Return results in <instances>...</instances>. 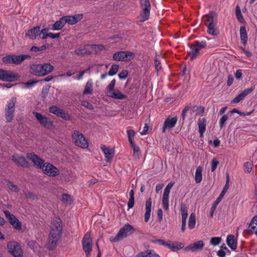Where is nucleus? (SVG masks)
<instances>
[{"label": "nucleus", "mask_w": 257, "mask_h": 257, "mask_svg": "<svg viewBox=\"0 0 257 257\" xmlns=\"http://www.w3.org/2000/svg\"><path fill=\"white\" fill-rule=\"evenodd\" d=\"M62 233V221L59 217H55L52 221L49 236V242L47 244V248L49 250H52L56 247Z\"/></svg>", "instance_id": "obj_1"}, {"label": "nucleus", "mask_w": 257, "mask_h": 257, "mask_svg": "<svg viewBox=\"0 0 257 257\" xmlns=\"http://www.w3.org/2000/svg\"><path fill=\"white\" fill-rule=\"evenodd\" d=\"M205 17L206 19L205 21V25L207 27V32L212 36H217L219 34V31L216 27V14L212 11L207 14Z\"/></svg>", "instance_id": "obj_2"}, {"label": "nucleus", "mask_w": 257, "mask_h": 257, "mask_svg": "<svg viewBox=\"0 0 257 257\" xmlns=\"http://www.w3.org/2000/svg\"><path fill=\"white\" fill-rule=\"evenodd\" d=\"M134 231L135 229L133 226L130 224L127 223L120 229L119 231L115 236L110 237V240L111 242H117L124 237L131 235L134 232Z\"/></svg>", "instance_id": "obj_3"}, {"label": "nucleus", "mask_w": 257, "mask_h": 257, "mask_svg": "<svg viewBox=\"0 0 257 257\" xmlns=\"http://www.w3.org/2000/svg\"><path fill=\"white\" fill-rule=\"evenodd\" d=\"M82 245L86 257H90L93 246L92 239L91 237V232H87L85 234L82 240Z\"/></svg>", "instance_id": "obj_4"}, {"label": "nucleus", "mask_w": 257, "mask_h": 257, "mask_svg": "<svg viewBox=\"0 0 257 257\" xmlns=\"http://www.w3.org/2000/svg\"><path fill=\"white\" fill-rule=\"evenodd\" d=\"M140 3L141 8L140 21L143 22L149 19L150 15L151 4L149 0H140Z\"/></svg>", "instance_id": "obj_5"}, {"label": "nucleus", "mask_w": 257, "mask_h": 257, "mask_svg": "<svg viewBox=\"0 0 257 257\" xmlns=\"http://www.w3.org/2000/svg\"><path fill=\"white\" fill-rule=\"evenodd\" d=\"M72 138L76 146L82 148H87L88 147L87 140L79 131H74L72 133Z\"/></svg>", "instance_id": "obj_6"}, {"label": "nucleus", "mask_w": 257, "mask_h": 257, "mask_svg": "<svg viewBox=\"0 0 257 257\" xmlns=\"http://www.w3.org/2000/svg\"><path fill=\"white\" fill-rule=\"evenodd\" d=\"M9 252L14 257H23L21 245L16 241H10L7 244Z\"/></svg>", "instance_id": "obj_7"}, {"label": "nucleus", "mask_w": 257, "mask_h": 257, "mask_svg": "<svg viewBox=\"0 0 257 257\" xmlns=\"http://www.w3.org/2000/svg\"><path fill=\"white\" fill-rule=\"evenodd\" d=\"M113 59L117 61L127 62L133 60L135 57L134 53L130 51H119L113 54Z\"/></svg>", "instance_id": "obj_8"}, {"label": "nucleus", "mask_w": 257, "mask_h": 257, "mask_svg": "<svg viewBox=\"0 0 257 257\" xmlns=\"http://www.w3.org/2000/svg\"><path fill=\"white\" fill-rule=\"evenodd\" d=\"M206 46V42L205 41H195L190 46V51L189 54H191L190 59L192 60L194 58L199 55L200 50L201 49L205 48Z\"/></svg>", "instance_id": "obj_9"}, {"label": "nucleus", "mask_w": 257, "mask_h": 257, "mask_svg": "<svg viewBox=\"0 0 257 257\" xmlns=\"http://www.w3.org/2000/svg\"><path fill=\"white\" fill-rule=\"evenodd\" d=\"M16 98L13 97L8 102L7 107L5 109V117L7 122H10L13 119L15 110Z\"/></svg>", "instance_id": "obj_10"}, {"label": "nucleus", "mask_w": 257, "mask_h": 257, "mask_svg": "<svg viewBox=\"0 0 257 257\" xmlns=\"http://www.w3.org/2000/svg\"><path fill=\"white\" fill-rule=\"evenodd\" d=\"M19 78V75L13 71L0 69V80L7 82H13Z\"/></svg>", "instance_id": "obj_11"}, {"label": "nucleus", "mask_w": 257, "mask_h": 257, "mask_svg": "<svg viewBox=\"0 0 257 257\" xmlns=\"http://www.w3.org/2000/svg\"><path fill=\"white\" fill-rule=\"evenodd\" d=\"M33 114L41 125L46 128L50 129L53 126L52 121L49 118L43 115L41 113L34 111L33 112Z\"/></svg>", "instance_id": "obj_12"}, {"label": "nucleus", "mask_w": 257, "mask_h": 257, "mask_svg": "<svg viewBox=\"0 0 257 257\" xmlns=\"http://www.w3.org/2000/svg\"><path fill=\"white\" fill-rule=\"evenodd\" d=\"M44 174L50 177H55L59 173V170L51 164L46 162L42 169Z\"/></svg>", "instance_id": "obj_13"}, {"label": "nucleus", "mask_w": 257, "mask_h": 257, "mask_svg": "<svg viewBox=\"0 0 257 257\" xmlns=\"http://www.w3.org/2000/svg\"><path fill=\"white\" fill-rule=\"evenodd\" d=\"M12 160L18 166L27 168H29L30 165L26 158L21 155L16 154L12 156Z\"/></svg>", "instance_id": "obj_14"}, {"label": "nucleus", "mask_w": 257, "mask_h": 257, "mask_svg": "<svg viewBox=\"0 0 257 257\" xmlns=\"http://www.w3.org/2000/svg\"><path fill=\"white\" fill-rule=\"evenodd\" d=\"M27 157L28 159L32 161L37 168L42 169L44 166V161L40 158L38 155H36L34 153H29L27 154Z\"/></svg>", "instance_id": "obj_15"}, {"label": "nucleus", "mask_w": 257, "mask_h": 257, "mask_svg": "<svg viewBox=\"0 0 257 257\" xmlns=\"http://www.w3.org/2000/svg\"><path fill=\"white\" fill-rule=\"evenodd\" d=\"M49 111L55 114L56 115L60 117L65 120H69L70 116L67 113L65 112L64 110L61 109L56 105H52L49 107Z\"/></svg>", "instance_id": "obj_16"}, {"label": "nucleus", "mask_w": 257, "mask_h": 257, "mask_svg": "<svg viewBox=\"0 0 257 257\" xmlns=\"http://www.w3.org/2000/svg\"><path fill=\"white\" fill-rule=\"evenodd\" d=\"M246 234L250 235L254 233L257 235V215L252 218L248 225V228L245 231Z\"/></svg>", "instance_id": "obj_17"}, {"label": "nucleus", "mask_w": 257, "mask_h": 257, "mask_svg": "<svg viewBox=\"0 0 257 257\" xmlns=\"http://www.w3.org/2000/svg\"><path fill=\"white\" fill-rule=\"evenodd\" d=\"M204 246V242L202 240H199L194 243H191L186 246L184 250L185 251L191 250L193 252L201 250Z\"/></svg>", "instance_id": "obj_18"}, {"label": "nucleus", "mask_w": 257, "mask_h": 257, "mask_svg": "<svg viewBox=\"0 0 257 257\" xmlns=\"http://www.w3.org/2000/svg\"><path fill=\"white\" fill-rule=\"evenodd\" d=\"M177 121V117L174 116L172 118L168 117L165 120L162 128L163 133H165L167 129L170 130L174 127Z\"/></svg>", "instance_id": "obj_19"}, {"label": "nucleus", "mask_w": 257, "mask_h": 257, "mask_svg": "<svg viewBox=\"0 0 257 257\" xmlns=\"http://www.w3.org/2000/svg\"><path fill=\"white\" fill-rule=\"evenodd\" d=\"M83 17L82 14H76L74 16H67L63 17L66 23L69 25H74L80 21Z\"/></svg>", "instance_id": "obj_20"}, {"label": "nucleus", "mask_w": 257, "mask_h": 257, "mask_svg": "<svg viewBox=\"0 0 257 257\" xmlns=\"http://www.w3.org/2000/svg\"><path fill=\"white\" fill-rule=\"evenodd\" d=\"M101 149L104 154L106 162H110L114 156V151L109 148L106 147L104 145H101Z\"/></svg>", "instance_id": "obj_21"}, {"label": "nucleus", "mask_w": 257, "mask_h": 257, "mask_svg": "<svg viewBox=\"0 0 257 257\" xmlns=\"http://www.w3.org/2000/svg\"><path fill=\"white\" fill-rule=\"evenodd\" d=\"M253 90L252 87L244 89L242 92L239 93L236 97H235L232 100L233 103H238L241 100L244 99V98L250 93Z\"/></svg>", "instance_id": "obj_22"}, {"label": "nucleus", "mask_w": 257, "mask_h": 257, "mask_svg": "<svg viewBox=\"0 0 257 257\" xmlns=\"http://www.w3.org/2000/svg\"><path fill=\"white\" fill-rule=\"evenodd\" d=\"M40 27L37 26L29 30L26 34V36L31 39H35L37 36H40Z\"/></svg>", "instance_id": "obj_23"}, {"label": "nucleus", "mask_w": 257, "mask_h": 257, "mask_svg": "<svg viewBox=\"0 0 257 257\" xmlns=\"http://www.w3.org/2000/svg\"><path fill=\"white\" fill-rule=\"evenodd\" d=\"M42 64H33L30 67V73L33 75L41 76L43 75Z\"/></svg>", "instance_id": "obj_24"}, {"label": "nucleus", "mask_w": 257, "mask_h": 257, "mask_svg": "<svg viewBox=\"0 0 257 257\" xmlns=\"http://www.w3.org/2000/svg\"><path fill=\"white\" fill-rule=\"evenodd\" d=\"M31 58V56L27 54H23L20 55H13L12 63L13 64L18 65L21 64L23 61L26 59Z\"/></svg>", "instance_id": "obj_25"}, {"label": "nucleus", "mask_w": 257, "mask_h": 257, "mask_svg": "<svg viewBox=\"0 0 257 257\" xmlns=\"http://www.w3.org/2000/svg\"><path fill=\"white\" fill-rule=\"evenodd\" d=\"M107 95L113 98L120 100L124 99L127 98V96L122 94L118 89H114L113 91H112L108 93Z\"/></svg>", "instance_id": "obj_26"}, {"label": "nucleus", "mask_w": 257, "mask_h": 257, "mask_svg": "<svg viewBox=\"0 0 257 257\" xmlns=\"http://www.w3.org/2000/svg\"><path fill=\"white\" fill-rule=\"evenodd\" d=\"M171 240H168L167 247L173 251L180 250L184 247L183 243L176 241L171 244Z\"/></svg>", "instance_id": "obj_27"}, {"label": "nucleus", "mask_w": 257, "mask_h": 257, "mask_svg": "<svg viewBox=\"0 0 257 257\" xmlns=\"http://www.w3.org/2000/svg\"><path fill=\"white\" fill-rule=\"evenodd\" d=\"M226 243L229 247L232 250H235L237 248V239L232 234L227 236Z\"/></svg>", "instance_id": "obj_28"}, {"label": "nucleus", "mask_w": 257, "mask_h": 257, "mask_svg": "<svg viewBox=\"0 0 257 257\" xmlns=\"http://www.w3.org/2000/svg\"><path fill=\"white\" fill-rule=\"evenodd\" d=\"M146 212L145 213V221L147 222L150 217L152 207V199L150 198L146 202Z\"/></svg>", "instance_id": "obj_29"}, {"label": "nucleus", "mask_w": 257, "mask_h": 257, "mask_svg": "<svg viewBox=\"0 0 257 257\" xmlns=\"http://www.w3.org/2000/svg\"><path fill=\"white\" fill-rule=\"evenodd\" d=\"M198 125L199 128V133L200 137L202 138L203 136L204 133L206 130V120L205 118H200L198 121Z\"/></svg>", "instance_id": "obj_30"}, {"label": "nucleus", "mask_w": 257, "mask_h": 257, "mask_svg": "<svg viewBox=\"0 0 257 257\" xmlns=\"http://www.w3.org/2000/svg\"><path fill=\"white\" fill-rule=\"evenodd\" d=\"M240 37L241 43L245 46L247 42V35L245 27L244 26H241L240 28Z\"/></svg>", "instance_id": "obj_31"}, {"label": "nucleus", "mask_w": 257, "mask_h": 257, "mask_svg": "<svg viewBox=\"0 0 257 257\" xmlns=\"http://www.w3.org/2000/svg\"><path fill=\"white\" fill-rule=\"evenodd\" d=\"M65 22L63 17H61L59 21H56L52 27L53 30H59L61 29L65 25Z\"/></svg>", "instance_id": "obj_32"}, {"label": "nucleus", "mask_w": 257, "mask_h": 257, "mask_svg": "<svg viewBox=\"0 0 257 257\" xmlns=\"http://www.w3.org/2000/svg\"><path fill=\"white\" fill-rule=\"evenodd\" d=\"M202 170H203L202 168L200 166H199L196 168L195 175V180L196 183H200L202 181Z\"/></svg>", "instance_id": "obj_33"}, {"label": "nucleus", "mask_w": 257, "mask_h": 257, "mask_svg": "<svg viewBox=\"0 0 257 257\" xmlns=\"http://www.w3.org/2000/svg\"><path fill=\"white\" fill-rule=\"evenodd\" d=\"M43 67V75L45 76L50 72H52L54 69V67L50 63H45L42 64Z\"/></svg>", "instance_id": "obj_34"}, {"label": "nucleus", "mask_w": 257, "mask_h": 257, "mask_svg": "<svg viewBox=\"0 0 257 257\" xmlns=\"http://www.w3.org/2000/svg\"><path fill=\"white\" fill-rule=\"evenodd\" d=\"M235 16L237 20L241 23H244L245 20L241 14L240 7L238 5L236 6L235 8Z\"/></svg>", "instance_id": "obj_35"}, {"label": "nucleus", "mask_w": 257, "mask_h": 257, "mask_svg": "<svg viewBox=\"0 0 257 257\" xmlns=\"http://www.w3.org/2000/svg\"><path fill=\"white\" fill-rule=\"evenodd\" d=\"M229 175L227 174L226 175V181L225 184L223 187V190H222L221 192L220 193L219 196H218V198L222 200L223 197L224 196V194H225L226 192L228 190L229 188Z\"/></svg>", "instance_id": "obj_36"}, {"label": "nucleus", "mask_w": 257, "mask_h": 257, "mask_svg": "<svg viewBox=\"0 0 257 257\" xmlns=\"http://www.w3.org/2000/svg\"><path fill=\"white\" fill-rule=\"evenodd\" d=\"M196 224V217L194 213H191L189 216L188 222V227L190 229H193Z\"/></svg>", "instance_id": "obj_37"}, {"label": "nucleus", "mask_w": 257, "mask_h": 257, "mask_svg": "<svg viewBox=\"0 0 257 257\" xmlns=\"http://www.w3.org/2000/svg\"><path fill=\"white\" fill-rule=\"evenodd\" d=\"M85 46V47H86ZM75 53L78 55H90L91 52L87 50L85 47L83 49H77L75 50Z\"/></svg>", "instance_id": "obj_38"}, {"label": "nucleus", "mask_w": 257, "mask_h": 257, "mask_svg": "<svg viewBox=\"0 0 257 257\" xmlns=\"http://www.w3.org/2000/svg\"><path fill=\"white\" fill-rule=\"evenodd\" d=\"M83 94H91L92 93V82L88 81L85 85Z\"/></svg>", "instance_id": "obj_39"}, {"label": "nucleus", "mask_w": 257, "mask_h": 257, "mask_svg": "<svg viewBox=\"0 0 257 257\" xmlns=\"http://www.w3.org/2000/svg\"><path fill=\"white\" fill-rule=\"evenodd\" d=\"M230 113L229 112L223 115V116L220 118L219 120V126L221 129L225 126V122L228 119Z\"/></svg>", "instance_id": "obj_40"}, {"label": "nucleus", "mask_w": 257, "mask_h": 257, "mask_svg": "<svg viewBox=\"0 0 257 257\" xmlns=\"http://www.w3.org/2000/svg\"><path fill=\"white\" fill-rule=\"evenodd\" d=\"M7 185L11 191H14L15 192H18L20 190L19 188L10 181H8V183L7 184Z\"/></svg>", "instance_id": "obj_41"}, {"label": "nucleus", "mask_w": 257, "mask_h": 257, "mask_svg": "<svg viewBox=\"0 0 257 257\" xmlns=\"http://www.w3.org/2000/svg\"><path fill=\"white\" fill-rule=\"evenodd\" d=\"M119 66L116 64H113L109 69L108 74L110 76H113L116 74L118 71Z\"/></svg>", "instance_id": "obj_42"}, {"label": "nucleus", "mask_w": 257, "mask_h": 257, "mask_svg": "<svg viewBox=\"0 0 257 257\" xmlns=\"http://www.w3.org/2000/svg\"><path fill=\"white\" fill-rule=\"evenodd\" d=\"M221 200L220 199L217 198L216 200L214 202L210 212V216L211 217H213L214 212L216 208V207L218 205V203L221 201Z\"/></svg>", "instance_id": "obj_43"}, {"label": "nucleus", "mask_w": 257, "mask_h": 257, "mask_svg": "<svg viewBox=\"0 0 257 257\" xmlns=\"http://www.w3.org/2000/svg\"><path fill=\"white\" fill-rule=\"evenodd\" d=\"M221 241V238L220 237H213L211 238L210 242L213 245H218Z\"/></svg>", "instance_id": "obj_44"}, {"label": "nucleus", "mask_w": 257, "mask_h": 257, "mask_svg": "<svg viewBox=\"0 0 257 257\" xmlns=\"http://www.w3.org/2000/svg\"><path fill=\"white\" fill-rule=\"evenodd\" d=\"M145 252L147 257H160V256L153 250H147L145 251Z\"/></svg>", "instance_id": "obj_45"}, {"label": "nucleus", "mask_w": 257, "mask_h": 257, "mask_svg": "<svg viewBox=\"0 0 257 257\" xmlns=\"http://www.w3.org/2000/svg\"><path fill=\"white\" fill-rule=\"evenodd\" d=\"M243 167L245 173H249L252 170V165L248 162L244 164Z\"/></svg>", "instance_id": "obj_46"}, {"label": "nucleus", "mask_w": 257, "mask_h": 257, "mask_svg": "<svg viewBox=\"0 0 257 257\" xmlns=\"http://www.w3.org/2000/svg\"><path fill=\"white\" fill-rule=\"evenodd\" d=\"M151 241L153 243H158L166 247L167 246V244L168 242V241L167 242H166L165 240L161 239H152L151 240Z\"/></svg>", "instance_id": "obj_47"}, {"label": "nucleus", "mask_w": 257, "mask_h": 257, "mask_svg": "<svg viewBox=\"0 0 257 257\" xmlns=\"http://www.w3.org/2000/svg\"><path fill=\"white\" fill-rule=\"evenodd\" d=\"M12 59H13V55H8L3 58V62L6 64H13Z\"/></svg>", "instance_id": "obj_48"}, {"label": "nucleus", "mask_w": 257, "mask_h": 257, "mask_svg": "<svg viewBox=\"0 0 257 257\" xmlns=\"http://www.w3.org/2000/svg\"><path fill=\"white\" fill-rule=\"evenodd\" d=\"M81 105L89 110H92L94 108L93 105L86 100H83L81 102Z\"/></svg>", "instance_id": "obj_49"}, {"label": "nucleus", "mask_w": 257, "mask_h": 257, "mask_svg": "<svg viewBox=\"0 0 257 257\" xmlns=\"http://www.w3.org/2000/svg\"><path fill=\"white\" fill-rule=\"evenodd\" d=\"M162 205L164 209L168 210L169 209V198L163 197Z\"/></svg>", "instance_id": "obj_50"}, {"label": "nucleus", "mask_w": 257, "mask_h": 257, "mask_svg": "<svg viewBox=\"0 0 257 257\" xmlns=\"http://www.w3.org/2000/svg\"><path fill=\"white\" fill-rule=\"evenodd\" d=\"M135 131L133 130H129L127 131L128 142L133 141V139L135 136Z\"/></svg>", "instance_id": "obj_51"}, {"label": "nucleus", "mask_w": 257, "mask_h": 257, "mask_svg": "<svg viewBox=\"0 0 257 257\" xmlns=\"http://www.w3.org/2000/svg\"><path fill=\"white\" fill-rule=\"evenodd\" d=\"M49 86L43 87L42 91V97L43 98H45L47 96L49 91Z\"/></svg>", "instance_id": "obj_52"}, {"label": "nucleus", "mask_w": 257, "mask_h": 257, "mask_svg": "<svg viewBox=\"0 0 257 257\" xmlns=\"http://www.w3.org/2000/svg\"><path fill=\"white\" fill-rule=\"evenodd\" d=\"M128 75V71L126 70H122L118 74V77L121 79H125Z\"/></svg>", "instance_id": "obj_53"}, {"label": "nucleus", "mask_w": 257, "mask_h": 257, "mask_svg": "<svg viewBox=\"0 0 257 257\" xmlns=\"http://www.w3.org/2000/svg\"><path fill=\"white\" fill-rule=\"evenodd\" d=\"M115 84V80L113 79L111 80L109 84L108 85L107 89L108 91V93L111 92V91L114 90V87Z\"/></svg>", "instance_id": "obj_54"}, {"label": "nucleus", "mask_w": 257, "mask_h": 257, "mask_svg": "<svg viewBox=\"0 0 257 257\" xmlns=\"http://www.w3.org/2000/svg\"><path fill=\"white\" fill-rule=\"evenodd\" d=\"M219 161L213 159L211 161V171L214 172L219 164Z\"/></svg>", "instance_id": "obj_55"}, {"label": "nucleus", "mask_w": 257, "mask_h": 257, "mask_svg": "<svg viewBox=\"0 0 257 257\" xmlns=\"http://www.w3.org/2000/svg\"><path fill=\"white\" fill-rule=\"evenodd\" d=\"M11 225L13 226V227L17 230L22 229V224L21 222L18 220V221H16L14 223L11 224Z\"/></svg>", "instance_id": "obj_56"}, {"label": "nucleus", "mask_w": 257, "mask_h": 257, "mask_svg": "<svg viewBox=\"0 0 257 257\" xmlns=\"http://www.w3.org/2000/svg\"><path fill=\"white\" fill-rule=\"evenodd\" d=\"M48 31H49V28H46L45 29H42V30H40L41 34H43L42 37V39H45L47 37H49V36L47 35H48V33H47Z\"/></svg>", "instance_id": "obj_57"}, {"label": "nucleus", "mask_w": 257, "mask_h": 257, "mask_svg": "<svg viewBox=\"0 0 257 257\" xmlns=\"http://www.w3.org/2000/svg\"><path fill=\"white\" fill-rule=\"evenodd\" d=\"M192 109L196 111H197L198 113H203L204 111V108L201 106H194Z\"/></svg>", "instance_id": "obj_58"}, {"label": "nucleus", "mask_w": 257, "mask_h": 257, "mask_svg": "<svg viewBox=\"0 0 257 257\" xmlns=\"http://www.w3.org/2000/svg\"><path fill=\"white\" fill-rule=\"evenodd\" d=\"M181 214H188L187 207L186 204L183 203L181 204Z\"/></svg>", "instance_id": "obj_59"}, {"label": "nucleus", "mask_w": 257, "mask_h": 257, "mask_svg": "<svg viewBox=\"0 0 257 257\" xmlns=\"http://www.w3.org/2000/svg\"><path fill=\"white\" fill-rule=\"evenodd\" d=\"M91 47L94 48L96 52L102 51L104 49V46L102 45H92Z\"/></svg>", "instance_id": "obj_60"}, {"label": "nucleus", "mask_w": 257, "mask_h": 257, "mask_svg": "<svg viewBox=\"0 0 257 257\" xmlns=\"http://www.w3.org/2000/svg\"><path fill=\"white\" fill-rule=\"evenodd\" d=\"M62 201L64 202H68L71 201V197L69 195L67 194H63L62 195Z\"/></svg>", "instance_id": "obj_61"}, {"label": "nucleus", "mask_w": 257, "mask_h": 257, "mask_svg": "<svg viewBox=\"0 0 257 257\" xmlns=\"http://www.w3.org/2000/svg\"><path fill=\"white\" fill-rule=\"evenodd\" d=\"M37 82V80H32L28 81L26 83V85L27 88L32 87L34 86V85Z\"/></svg>", "instance_id": "obj_62"}, {"label": "nucleus", "mask_w": 257, "mask_h": 257, "mask_svg": "<svg viewBox=\"0 0 257 257\" xmlns=\"http://www.w3.org/2000/svg\"><path fill=\"white\" fill-rule=\"evenodd\" d=\"M158 221L161 222L163 218V211L161 209H159L157 211Z\"/></svg>", "instance_id": "obj_63"}, {"label": "nucleus", "mask_w": 257, "mask_h": 257, "mask_svg": "<svg viewBox=\"0 0 257 257\" xmlns=\"http://www.w3.org/2000/svg\"><path fill=\"white\" fill-rule=\"evenodd\" d=\"M189 108H190V107L189 106L187 105L183 109L182 112V114H181V117L182 118L183 120H184L185 119V117L186 116V113L187 111L189 110Z\"/></svg>", "instance_id": "obj_64"}]
</instances>
